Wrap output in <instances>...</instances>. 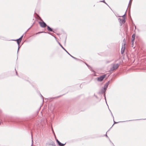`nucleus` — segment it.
Wrapping results in <instances>:
<instances>
[{
	"instance_id": "obj_1",
	"label": "nucleus",
	"mask_w": 146,
	"mask_h": 146,
	"mask_svg": "<svg viewBox=\"0 0 146 146\" xmlns=\"http://www.w3.org/2000/svg\"><path fill=\"white\" fill-rule=\"evenodd\" d=\"M40 19H41L40 18ZM41 21H42V22H39V23L40 24V26L42 28H45L46 26H47V25L46 23L43 21L42 20L40 19Z\"/></svg>"
},
{
	"instance_id": "obj_2",
	"label": "nucleus",
	"mask_w": 146,
	"mask_h": 146,
	"mask_svg": "<svg viewBox=\"0 0 146 146\" xmlns=\"http://www.w3.org/2000/svg\"><path fill=\"white\" fill-rule=\"evenodd\" d=\"M119 65L118 64H113L112 68L110 69L111 70H113L117 69L119 67Z\"/></svg>"
},
{
	"instance_id": "obj_3",
	"label": "nucleus",
	"mask_w": 146,
	"mask_h": 146,
	"mask_svg": "<svg viewBox=\"0 0 146 146\" xmlns=\"http://www.w3.org/2000/svg\"><path fill=\"white\" fill-rule=\"evenodd\" d=\"M106 75H104L101 76L100 77L97 78V80L99 82H101L104 79Z\"/></svg>"
},
{
	"instance_id": "obj_4",
	"label": "nucleus",
	"mask_w": 146,
	"mask_h": 146,
	"mask_svg": "<svg viewBox=\"0 0 146 146\" xmlns=\"http://www.w3.org/2000/svg\"><path fill=\"white\" fill-rule=\"evenodd\" d=\"M55 144L54 143L53 141H51L46 144V146H55Z\"/></svg>"
},
{
	"instance_id": "obj_5",
	"label": "nucleus",
	"mask_w": 146,
	"mask_h": 146,
	"mask_svg": "<svg viewBox=\"0 0 146 146\" xmlns=\"http://www.w3.org/2000/svg\"><path fill=\"white\" fill-rule=\"evenodd\" d=\"M125 44L124 43L123 45L122 46V47L121 48V54H123L124 52V50H125Z\"/></svg>"
},
{
	"instance_id": "obj_6",
	"label": "nucleus",
	"mask_w": 146,
	"mask_h": 146,
	"mask_svg": "<svg viewBox=\"0 0 146 146\" xmlns=\"http://www.w3.org/2000/svg\"><path fill=\"white\" fill-rule=\"evenodd\" d=\"M118 21L119 22H120L121 25H122V24L124 23L125 22V18H124V19H123L122 21H121V19L119 18Z\"/></svg>"
},
{
	"instance_id": "obj_7",
	"label": "nucleus",
	"mask_w": 146,
	"mask_h": 146,
	"mask_svg": "<svg viewBox=\"0 0 146 146\" xmlns=\"http://www.w3.org/2000/svg\"><path fill=\"white\" fill-rule=\"evenodd\" d=\"M135 34H133L132 35V39H131V42H132V44L134 43V41L135 39Z\"/></svg>"
},
{
	"instance_id": "obj_8",
	"label": "nucleus",
	"mask_w": 146,
	"mask_h": 146,
	"mask_svg": "<svg viewBox=\"0 0 146 146\" xmlns=\"http://www.w3.org/2000/svg\"><path fill=\"white\" fill-rule=\"evenodd\" d=\"M58 43L59 44V45H60V46L62 48L64 49L69 55H70L67 51V50H66L63 47V46L61 45V44H60V43L59 42H58Z\"/></svg>"
},
{
	"instance_id": "obj_9",
	"label": "nucleus",
	"mask_w": 146,
	"mask_h": 146,
	"mask_svg": "<svg viewBox=\"0 0 146 146\" xmlns=\"http://www.w3.org/2000/svg\"><path fill=\"white\" fill-rule=\"evenodd\" d=\"M110 83V81H108L106 83L104 86V88H105L107 89V87Z\"/></svg>"
},
{
	"instance_id": "obj_10",
	"label": "nucleus",
	"mask_w": 146,
	"mask_h": 146,
	"mask_svg": "<svg viewBox=\"0 0 146 146\" xmlns=\"http://www.w3.org/2000/svg\"><path fill=\"white\" fill-rule=\"evenodd\" d=\"M107 89H106L104 88H102L101 90V92L102 93H105Z\"/></svg>"
},
{
	"instance_id": "obj_11",
	"label": "nucleus",
	"mask_w": 146,
	"mask_h": 146,
	"mask_svg": "<svg viewBox=\"0 0 146 146\" xmlns=\"http://www.w3.org/2000/svg\"><path fill=\"white\" fill-rule=\"evenodd\" d=\"M47 29L48 31L51 32H53L52 29L49 26H47Z\"/></svg>"
},
{
	"instance_id": "obj_12",
	"label": "nucleus",
	"mask_w": 146,
	"mask_h": 146,
	"mask_svg": "<svg viewBox=\"0 0 146 146\" xmlns=\"http://www.w3.org/2000/svg\"><path fill=\"white\" fill-rule=\"evenodd\" d=\"M15 40L17 41V44H18V45H19L20 43L21 42V40H19V39H17Z\"/></svg>"
},
{
	"instance_id": "obj_13",
	"label": "nucleus",
	"mask_w": 146,
	"mask_h": 146,
	"mask_svg": "<svg viewBox=\"0 0 146 146\" xmlns=\"http://www.w3.org/2000/svg\"><path fill=\"white\" fill-rule=\"evenodd\" d=\"M109 110L110 112H111V115L113 117V118L114 119V117L113 116V115L112 114V112H111V111H110V110L109 109ZM113 121H114V123H115H115H118V122H115L114 121V119H113Z\"/></svg>"
},
{
	"instance_id": "obj_14",
	"label": "nucleus",
	"mask_w": 146,
	"mask_h": 146,
	"mask_svg": "<svg viewBox=\"0 0 146 146\" xmlns=\"http://www.w3.org/2000/svg\"><path fill=\"white\" fill-rule=\"evenodd\" d=\"M56 141L58 143V145H60L61 143L57 139H56Z\"/></svg>"
},
{
	"instance_id": "obj_15",
	"label": "nucleus",
	"mask_w": 146,
	"mask_h": 146,
	"mask_svg": "<svg viewBox=\"0 0 146 146\" xmlns=\"http://www.w3.org/2000/svg\"><path fill=\"white\" fill-rule=\"evenodd\" d=\"M70 56L71 57H72V58H74V59L76 60H78V58L72 56V55H70Z\"/></svg>"
},
{
	"instance_id": "obj_16",
	"label": "nucleus",
	"mask_w": 146,
	"mask_h": 146,
	"mask_svg": "<svg viewBox=\"0 0 146 146\" xmlns=\"http://www.w3.org/2000/svg\"><path fill=\"white\" fill-rule=\"evenodd\" d=\"M23 35H22L18 39L19 40H21V41L22 40V38H23Z\"/></svg>"
},
{
	"instance_id": "obj_17",
	"label": "nucleus",
	"mask_w": 146,
	"mask_h": 146,
	"mask_svg": "<svg viewBox=\"0 0 146 146\" xmlns=\"http://www.w3.org/2000/svg\"><path fill=\"white\" fill-rule=\"evenodd\" d=\"M65 144H66V143H65V144H63V143H61L60 144V145L59 146H64V145H65Z\"/></svg>"
},
{
	"instance_id": "obj_18",
	"label": "nucleus",
	"mask_w": 146,
	"mask_h": 146,
	"mask_svg": "<svg viewBox=\"0 0 146 146\" xmlns=\"http://www.w3.org/2000/svg\"><path fill=\"white\" fill-rule=\"evenodd\" d=\"M104 96L105 99V100L106 101V96H105V93H104ZM106 103H107V102H106Z\"/></svg>"
},
{
	"instance_id": "obj_19",
	"label": "nucleus",
	"mask_w": 146,
	"mask_h": 146,
	"mask_svg": "<svg viewBox=\"0 0 146 146\" xmlns=\"http://www.w3.org/2000/svg\"><path fill=\"white\" fill-rule=\"evenodd\" d=\"M20 48V46H19V45H18V50H17V53L18 52Z\"/></svg>"
},
{
	"instance_id": "obj_20",
	"label": "nucleus",
	"mask_w": 146,
	"mask_h": 146,
	"mask_svg": "<svg viewBox=\"0 0 146 146\" xmlns=\"http://www.w3.org/2000/svg\"><path fill=\"white\" fill-rule=\"evenodd\" d=\"M131 0H130V1H129V5H131Z\"/></svg>"
},
{
	"instance_id": "obj_21",
	"label": "nucleus",
	"mask_w": 146,
	"mask_h": 146,
	"mask_svg": "<svg viewBox=\"0 0 146 146\" xmlns=\"http://www.w3.org/2000/svg\"><path fill=\"white\" fill-rule=\"evenodd\" d=\"M46 33V32L42 31V32H39L38 33Z\"/></svg>"
},
{
	"instance_id": "obj_22",
	"label": "nucleus",
	"mask_w": 146,
	"mask_h": 146,
	"mask_svg": "<svg viewBox=\"0 0 146 146\" xmlns=\"http://www.w3.org/2000/svg\"><path fill=\"white\" fill-rule=\"evenodd\" d=\"M40 95L41 97H42V98L43 99V101H44V100H43V99H44L43 97V96H42V95L41 94H40Z\"/></svg>"
},
{
	"instance_id": "obj_23",
	"label": "nucleus",
	"mask_w": 146,
	"mask_h": 146,
	"mask_svg": "<svg viewBox=\"0 0 146 146\" xmlns=\"http://www.w3.org/2000/svg\"><path fill=\"white\" fill-rule=\"evenodd\" d=\"M32 145H31V146H32V145H33V137H32Z\"/></svg>"
},
{
	"instance_id": "obj_24",
	"label": "nucleus",
	"mask_w": 146,
	"mask_h": 146,
	"mask_svg": "<svg viewBox=\"0 0 146 146\" xmlns=\"http://www.w3.org/2000/svg\"><path fill=\"white\" fill-rule=\"evenodd\" d=\"M110 142L112 143V144L113 145V146H114V144H113V143L112 142H111V140H110Z\"/></svg>"
},
{
	"instance_id": "obj_25",
	"label": "nucleus",
	"mask_w": 146,
	"mask_h": 146,
	"mask_svg": "<svg viewBox=\"0 0 146 146\" xmlns=\"http://www.w3.org/2000/svg\"><path fill=\"white\" fill-rule=\"evenodd\" d=\"M105 136H106V137L108 138V139H109L108 137V135H107V134H106V135H105ZM109 140L110 139H109Z\"/></svg>"
},
{
	"instance_id": "obj_26",
	"label": "nucleus",
	"mask_w": 146,
	"mask_h": 146,
	"mask_svg": "<svg viewBox=\"0 0 146 146\" xmlns=\"http://www.w3.org/2000/svg\"><path fill=\"white\" fill-rule=\"evenodd\" d=\"M100 2H103L104 3H105V1L104 0H103V1H100Z\"/></svg>"
},
{
	"instance_id": "obj_27",
	"label": "nucleus",
	"mask_w": 146,
	"mask_h": 146,
	"mask_svg": "<svg viewBox=\"0 0 146 146\" xmlns=\"http://www.w3.org/2000/svg\"><path fill=\"white\" fill-rule=\"evenodd\" d=\"M86 65L89 68L90 67L86 63Z\"/></svg>"
},
{
	"instance_id": "obj_28",
	"label": "nucleus",
	"mask_w": 146,
	"mask_h": 146,
	"mask_svg": "<svg viewBox=\"0 0 146 146\" xmlns=\"http://www.w3.org/2000/svg\"><path fill=\"white\" fill-rule=\"evenodd\" d=\"M125 16V14L122 17H123V19H124V18L123 17Z\"/></svg>"
},
{
	"instance_id": "obj_29",
	"label": "nucleus",
	"mask_w": 146,
	"mask_h": 146,
	"mask_svg": "<svg viewBox=\"0 0 146 146\" xmlns=\"http://www.w3.org/2000/svg\"><path fill=\"white\" fill-rule=\"evenodd\" d=\"M133 44H132V46H131L132 47H133Z\"/></svg>"
},
{
	"instance_id": "obj_30",
	"label": "nucleus",
	"mask_w": 146,
	"mask_h": 146,
	"mask_svg": "<svg viewBox=\"0 0 146 146\" xmlns=\"http://www.w3.org/2000/svg\"><path fill=\"white\" fill-rule=\"evenodd\" d=\"M105 3L107 5H108L109 7V6H108V4H107L105 2Z\"/></svg>"
},
{
	"instance_id": "obj_31",
	"label": "nucleus",
	"mask_w": 146,
	"mask_h": 146,
	"mask_svg": "<svg viewBox=\"0 0 146 146\" xmlns=\"http://www.w3.org/2000/svg\"><path fill=\"white\" fill-rule=\"evenodd\" d=\"M16 74H17V72H16Z\"/></svg>"
},
{
	"instance_id": "obj_32",
	"label": "nucleus",
	"mask_w": 146,
	"mask_h": 146,
	"mask_svg": "<svg viewBox=\"0 0 146 146\" xmlns=\"http://www.w3.org/2000/svg\"><path fill=\"white\" fill-rule=\"evenodd\" d=\"M60 97V96H58V97Z\"/></svg>"
},
{
	"instance_id": "obj_33",
	"label": "nucleus",
	"mask_w": 146,
	"mask_h": 146,
	"mask_svg": "<svg viewBox=\"0 0 146 146\" xmlns=\"http://www.w3.org/2000/svg\"><path fill=\"white\" fill-rule=\"evenodd\" d=\"M60 97V96H58V97Z\"/></svg>"
},
{
	"instance_id": "obj_34",
	"label": "nucleus",
	"mask_w": 146,
	"mask_h": 146,
	"mask_svg": "<svg viewBox=\"0 0 146 146\" xmlns=\"http://www.w3.org/2000/svg\"><path fill=\"white\" fill-rule=\"evenodd\" d=\"M60 97V96H58V97Z\"/></svg>"
},
{
	"instance_id": "obj_35",
	"label": "nucleus",
	"mask_w": 146,
	"mask_h": 146,
	"mask_svg": "<svg viewBox=\"0 0 146 146\" xmlns=\"http://www.w3.org/2000/svg\"><path fill=\"white\" fill-rule=\"evenodd\" d=\"M135 28H136V26H135Z\"/></svg>"
},
{
	"instance_id": "obj_36",
	"label": "nucleus",
	"mask_w": 146,
	"mask_h": 146,
	"mask_svg": "<svg viewBox=\"0 0 146 146\" xmlns=\"http://www.w3.org/2000/svg\"><path fill=\"white\" fill-rule=\"evenodd\" d=\"M1 125V123H0V125Z\"/></svg>"
}]
</instances>
